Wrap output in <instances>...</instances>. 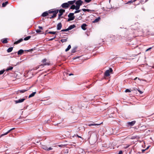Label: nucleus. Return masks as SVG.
<instances>
[{
	"mask_svg": "<svg viewBox=\"0 0 154 154\" xmlns=\"http://www.w3.org/2000/svg\"><path fill=\"white\" fill-rule=\"evenodd\" d=\"M56 37V35H54V37H53V38H51L50 39H49V41H52V40H53Z\"/></svg>",
	"mask_w": 154,
	"mask_h": 154,
	"instance_id": "obj_38",
	"label": "nucleus"
},
{
	"mask_svg": "<svg viewBox=\"0 0 154 154\" xmlns=\"http://www.w3.org/2000/svg\"><path fill=\"white\" fill-rule=\"evenodd\" d=\"M82 10L83 11H85V12L86 11H87L88 12H90L91 11V10L88 9H85L84 8V9H82Z\"/></svg>",
	"mask_w": 154,
	"mask_h": 154,
	"instance_id": "obj_28",
	"label": "nucleus"
},
{
	"mask_svg": "<svg viewBox=\"0 0 154 154\" xmlns=\"http://www.w3.org/2000/svg\"><path fill=\"white\" fill-rule=\"evenodd\" d=\"M77 49L76 47H75L73 48L71 50V52L72 53H74L75 52Z\"/></svg>",
	"mask_w": 154,
	"mask_h": 154,
	"instance_id": "obj_23",
	"label": "nucleus"
},
{
	"mask_svg": "<svg viewBox=\"0 0 154 154\" xmlns=\"http://www.w3.org/2000/svg\"><path fill=\"white\" fill-rule=\"evenodd\" d=\"M36 92H32L31 94L29 95V98H30L34 96L35 95V94H36Z\"/></svg>",
	"mask_w": 154,
	"mask_h": 154,
	"instance_id": "obj_19",
	"label": "nucleus"
},
{
	"mask_svg": "<svg viewBox=\"0 0 154 154\" xmlns=\"http://www.w3.org/2000/svg\"><path fill=\"white\" fill-rule=\"evenodd\" d=\"M87 26V25L85 23H83V24L82 26H81V28L83 30H85L86 29V28H85V27Z\"/></svg>",
	"mask_w": 154,
	"mask_h": 154,
	"instance_id": "obj_13",
	"label": "nucleus"
},
{
	"mask_svg": "<svg viewBox=\"0 0 154 154\" xmlns=\"http://www.w3.org/2000/svg\"><path fill=\"white\" fill-rule=\"evenodd\" d=\"M75 25H73L70 26L68 27V28L69 30H71L72 29L74 28L75 27Z\"/></svg>",
	"mask_w": 154,
	"mask_h": 154,
	"instance_id": "obj_16",
	"label": "nucleus"
},
{
	"mask_svg": "<svg viewBox=\"0 0 154 154\" xmlns=\"http://www.w3.org/2000/svg\"><path fill=\"white\" fill-rule=\"evenodd\" d=\"M60 17H59V16H58V19H57V20H59V19H60Z\"/></svg>",
	"mask_w": 154,
	"mask_h": 154,
	"instance_id": "obj_48",
	"label": "nucleus"
},
{
	"mask_svg": "<svg viewBox=\"0 0 154 154\" xmlns=\"http://www.w3.org/2000/svg\"><path fill=\"white\" fill-rule=\"evenodd\" d=\"M137 77H136L134 79V80H136L137 79Z\"/></svg>",
	"mask_w": 154,
	"mask_h": 154,
	"instance_id": "obj_49",
	"label": "nucleus"
},
{
	"mask_svg": "<svg viewBox=\"0 0 154 154\" xmlns=\"http://www.w3.org/2000/svg\"><path fill=\"white\" fill-rule=\"evenodd\" d=\"M35 31H36V32L38 33H40V32H41V30L40 29H36Z\"/></svg>",
	"mask_w": 154,
	"mask_h": 154,
	"instance_id": "obj_35",
	"label": "nucleus"
},
{
	"mask_svg": "<svg viewBox=\"0 0 154 154\" xmlns=\"http://www.w3.org/2000/svg\"><path fill=\"white\" fill-rule=\"evenodd\" d=\"M71 48V46L70 45H69L67 48L65 50L66 51H68Z\"/></svg>",
	"mask_w": 154,
	"mask_h": 154,
	"instance_id": "obj_27",
	"label": "nucleus"
},
{
	"mask_svg": "<svg viewBox=\"0 0 154 154\" xmlns=\"http://www.w3.org/2000/svg\"><path fill=\"white\" fill-rule=\"evenodd\" d=\"M75 2V1H69L67 3H64L61 6L63 8H68L70 5H72Z\"/></svg>",
	"mask_w": 154,
	"mask_h": 154,
	"instance_id": "obj_2",
	"label": "nucleus"
},
{
	"mask_svg": "<svg viewBox=\"0 0 154 154\" xmlns=\"http://www.w3.org/2000/svg\"><path fill=\"white\" fill-rule=\"evenodd\" d=\"M151 48H152L151 47H150V48H148L146 50V51H149V50H150Z\"/></svg>",
	"mask_w": 154,
	"mask_h": 154,
	"instance_id": "obj_42",
	"label": "nucleus"
},
{
	"mask_svg": "<svg viewBox=\"0 0 154 154\" xmlns=\"http://www.w3.org/2000/svg\"><path fill=\"white\" fill-rule=\"evenodd\" d=\"M38 28H39V29H43V28L42 27V26H39L38 27Z\"/></svg>",
	"mask_w": 154,
	"mask_h": 154,
	"instance_id": "obj_43",
	"label": "nucleus"
},
{
	"mask_svg": "<svg viewBox=\"0 0 154 154\" xmlns=\"http://www.w3.org/2000/svg\"><path fill=\"white\" fill-rule=\"evenodd\" d=\"M75 136V135H74V136H73V137H74V136Z\"/></svg>",
	"mask_w": 154,
	"mask_h": 154,
	"instance_id": "obj_54",
	"label": "nucleus"
},
{
	"mask_svg": "<svg viewBox=\"0 0 154 154\" xmlns=\"http://www.w3.org/2000/svg\"><path fill=\"white\" fill-rule=\"evenodd\" d=\"M92 0H85V2L87 3H89L91 2Z\"/></svg>",
	"mask_w": 154,
	"mask_h": 154,
	"instance_id": "obj_40",
	"label": "nucleus"
},
{
	"mask_svg": "<svg viewBox=\"0 0 154 154\" xmlns=\"http://www.w3.org/2000/svg\"><path fill=\"white\" fill-rule=\"evenodd\" d=\"M142 151H145V150L143 149V150H142Z\"/></svg>",
	"mask_w": 154,
	"mask_h": 154,
	"instance_id": "obj_52",
	"label": "nucleus"
},
{
	"mask_svg": "<svg viewBox=\"0 0 154 154\" xmlns=\"http://www.w3.org/2000/svg\"><path fill=\"white\" fill-rule=\"evenodd\" d=\"M48 33L55 34L56 33V32L50 31L48 32Z\"/></svg>",
	"mask_w": 154,
	"mask_h": 154,
	"instance_id": "obj_31",
	"label": "nucleus"
},
{
	"mask_svg": "<svg viewBox=\"0 0 154 154\" xmlns=\"http://www.w3.org/2000/svg\"><path fill=\"white\" fill-rule=\"evenodd\" d=\"M76 136L78 137L82 138V137L81 136H79L78 135H76Z\"/></svg>",
	"mask_w": 154,
	"mask_h": 154,
	"instance_id": "obj_46",
	"label": "nucleus"
},
{
	"mask_svg": "<svg viewBox=\"0 0 154 154\" xmlns=\"http://www.w3.org/2000/svg\"><path fill=\"white\" fill-rule=\"evenodd\" d=\"M13 69V67L12 66H10L8 67L7 68V69H6V71H8L9 70H11L12 69Z\"/></svg>",
	"mask_w": 154,
	"mask_h": 154,
	"instance_id": "obj_24",
	"label": "nucleus"
},
{
	"mask_svg": "<svg viewBox=\"0 0 154 154\" xmlns=\"http://www.w3.org/2000/svg\"><path fill=\"white\" fill-rule=\"evenodd\" d=\"M59 14H58V16L60 17L63 14V13L64 12L65 10L64 9H60L59 10Z\"/></svg>",
	"mask_w": 154,
	"mask_h": 154,
	"instance_id": "obj_10",
	"label": "nucleus"
},
{
	"mask_svg": "<svg viewBox=\"0 0 154 154\" xmlns=\"http://www.w3.org/2000/svg\"><path fill=\"white\" fill-rule=\"evenodd\" d=\"M77 11H75V12H74V14H75V13H79V12H80L81 11V10H76Z\"/></svg>",
	"mask_w": 154,
	"mask_h": 154,
	"instance_id": "obj_34",
	"label": "nucleus"
},
{
	"mask_svg": "<svg viewBox=\"0 0 154 154\" xmlns=\"http://www.w3.org/2000/svg\"><path fill=\"white\" fill-rule=\"evenodd\" d=\"M58 10H50L48 12L46 11L43 12L42 14V16L43 17H45L48 15V14L53 13L52 15L51 16H50L48 17V18H49L50 19L56 17L57 14L58 13Z\"/></svg>",
	"mask_w": 154,
	"mask_h": 154,
	"instance_id": "obj_1",
	"label": "nucleus"
},
{
	"mask_svg": "<svg viewBox=\"0 0 154 154\" xmlns=\"http://www.w3.org/2000/svg\"><path fill=\"white\" fill-rule=\"evenodd\" d=\"M100 19V17H98V18L96 19L94 21H93V23H97L98 22Z\"/></svg>",
	"mask_w": 154,
	"mask_h": 154,
	"instance_id": "obj_20",
	"label": "nucleus"
},
{
	"mask_svg": "<svg viewBox=\"0 0 154 154\" xmlns=\"http://www.w3.org/2000/svg\"><path fill=\"white\" fill-rule=\"evenodd\" d=\"M47 60L46 59H44V60H42V63H43L42 64L41 66H46V65H49L50 64L48 62H46Z\"/></svg>",
	"mask_w": 154,
	"mask_h": 154,
	"instance_id": "obj_6",
	"label": "nucleus"
},
{
	"mask_svg": "<svg viewBox=\"0 0 154 154\" xmlns=\"http://www.w3.org/2000/svg\"><path fill=\"white\" fill-rule=\"evenodd\" d=\"M112 72V69L111 68H110L109 69L106 70L104 73L105 76H108L110 75V72Z\"/></svg>",
	"mask_w": 154,
	"mask_h": 154,
	"instance_id": "obj_5",
	"label": "nucleus"
},
{
	"mask_svg": "<svg viewBox=\"0 0 154 154\" xmlns=\"http://www.w3.org/2000/svg\"><path fill=\"white\" fill-rule=\"evenodd\" d=\"M100 125V124H97L95 123H90L88 125L89 126H97L99 125Z\"/></svg>",
	"mask_w": 154,
	"mask_h": 154,
	"instance_id": "obj_15",
	"label": "nucleus"
},
{
	"mask_svg": "<svg viewBox=\"0 0 154 154\" xmlns=\"http://www.w3.org/2000/svg\"><path fill=\"white\" fill-rule=\"evenodd\" d=\"M42 148L45 150L48 151L52 149V147H50L49 148H48L47 146L45 145H42Z\"/></svg>",
	"mask_w": 154,
	"mask_h": 154,
	"instance_id": "obj_7",
	"label": "nucleus"
},
{
	"mask_svg": "<svg viewBox=\"0 0 154 154\" xmlns=\"http://www.w3.org/2000/svg\"><path fill=\"white\" fill-rule=\"evenodd\" d=\"M122 151H120L119 152V154H122Z\"/></svg>",
	"mask_w": 154,
	"mask_h": 154,
	"instance_id": "obj_45",
	"label": "nucleus"
},
{
	"mask_svg": "<svg viewBox=\"0 0 154 154\" xmlns=\"http://www.w3.org/2000/svg\"><path fill=\"white\" fill-rule=\"evenodd\" d=\"M70 8L72 9H75L76 10H78V9H77L76 8V6H75L74 5H72L70 7Z\"/></svg>",
	"mask_w": 154,
	"mask_h": 154,
	"instance_id": "obj_18",
	"label": "nucleus"
},
{
	"mask_svg": "<svg viewBox=\"0 0 154 154\" xmlns=\"http://www.w3.org/2000/svg\"><path fill=\"white\" fill-rule=\"evenodd\" d=\"M62 26V25L61 23H58L57 25V29L58 30H60Z\"/></svg>",
	"mask_w": 154,
	"mask_h": 154,
	"instance_id": "obj_12",
	"label": "nucleus"
},
{
	"mask_svg": "<svg viewBox=\"0 0 154 154\" xmlns=\"http://www.w3.org/2000/svg\"><path fill=\"white\" fill-rule=\"evenodd\" d=\"M83 3V2L81 0H79L75 2L76 5V8L78 10L79 9L80 7L81 6Z\"/></svg>",
	"mask_w": 154,
	"mask_h": 154,
	"instance_id": "obj_3",
	"label": "nucleus"
},
{
	"mask_svg": "<svg viewBox=\"0 0 154 154\" xmlns=\"http://www.w3.org/2000/svg\"><path fill=\"white\" fill-rule=\"evenodd\" d=\"M137 0H133L134 2H135V1H136Z\"/></svg>",
	"mask_w": 154,
	"mask_h": 154,
	"instance_id": "obj_50",
	"label": "nucleus"
},
{
	"mask_svg": "<svg viewBox=\"0 0 154 154\" xmlns=\"http://www.w3.org/2000/svg\"><path fill=\"white\" fill-rule=\"evenodd\" d=\"M30 36H28L24 38V40L25 41H26L30 39Z\"/></svg>",
	"mask_w": 154,
	"mask_h": 154,
	"instance_id": "obj_29",
	"label": "nucleus"
},
{
	"mask_svg": "<svg viewBox=\"0 0 154 154\" xmlns=\"http://www.w3.org/2000/svg\"><path fill=\"white\" fill-rule=\"evenodd\" d=\"M67 41V38L66 39H62L61 40V41L63 43Z\"/></svg>",
	"mask_w": 154,
	"mask_h": 154,
	"instance_id": "obj_30",
	"label": "nucleus"
},
{
	"mask_svg": "<svg viewBox=\"0 0 154 154\" xmlns=\"http://www.w3.org/2000/svg\"><path fill=\"white\" fill-rule=\"evenodd\" d=\"M14 129H15V128H13L10 129V130H9L7 132H6L5 134H1L0 136V137H1L4 135L7 134L9 133L11 131H12L13 130H14Z\"/></svg>",
	"mask_w": 154,
	"mask_h": 154,
	"instance_id": "obj_9",
	"label": "nucleus"
},
{
	"mask_svg": "<svg viewBox=\"0 0 154 154\" xmlns=\"http://www.w3.org/2000/svg\"><path fill=\"white\" fill-rule=\"evenodd\" d=\"M8 41L7 40V38H5L3 39V40L2 41V42L3 43H8Z\"/></svg>",
	"mask_w": 154,
	"mask_h": 154,
	"instance_id": "obj_26",
	"label": "nucleus"
},
{
	"mask_svg": "<svg viewBox=\"0 0 154 154\" xmlns=\"http://www.w3.org/2000/svg\"><path fill=\"white\" fill-rule=\"evenodd\" d=\"M138 91H139V92L140 93V94H142L143 93V92L141 91H140V90H138Z\"/></svg>",
	"mask_w": 154,
	"mask_h": 154,
	"instance_id": "obj_44",
	"label": "nucleus"
},
{
	"mask_svg": "<svg viewBox=\"0 0 154 154\" xmlns=\"http://www.w3.org/2000/svg\"><path fill=\"white\" fill-rule=\"evenodd\" d=\"M24 51L22 49H20L17 52V54L19 55H21L23 54Z\"/></svg>",
	"mask_w": 154,
	"mask_h": 154,
	"instance_id": "obj_14",
	"label": "nucleus"
},
{
	"mask_svg": "<svg viewBox=\"0 0 154 154\" xmlns=\"http://www.w3.org/2000/svg\"><path fill=\"white\" fill-rule=\"evenodd\" d=\"M23 41V39L22 38H21L20 39L17 41L15 42L14 43V44H18L20 43V42H22Z\"/></svg>",
	"mask_w": 154,
	"mask_h": 154,
	"instance_id": "obj_17",
	"label": "nucleus"
},
{
	"mask_svg": "<svg viewBox=\"0 0 154 154\" xmlns=\"http://www.w3.org/2000/svg\"><path fill=\"white\" fill-rule=\"evenodd\" d=\"M125 92H130L131 91L128 89H126L125 91Z\"/></svg>",
	"mask_w": 154,
	"mask_h": 154,
	"instance_id": "obj_39",
	"label": "nucleus"
},
{
	"mask_svg": "<svg viewBox=\"0 0 154 154\" xmlns=\"http://www.w3.org/2000/svg\"><path fill=\"white\" fill-rule=\"evenodd\" d=\"M32 50H33V49H30L28 50H25V51H27L28 52H30L31 51H32Z\"/></svg>",
	"mask_w": 154,
	"mask_h": 154,
	"instance_id": "obj_41",
	"label": "nucleus"
},
{
	"mask_svg": "<svg viewBox=\"0 0 154 154\" xmlns=\"http://www.w3.org/2000/svg\"><path fill=\"white\" fill-rule=\"evenodd\" d=\"M73 75V74H72V73H70V74H69V76H71V75Z\"/></svg>",
	"mask_w": 154,
	"mask_h": 154,
	"instance_id": "obj_47",
	"label": "nucleus"
},
{
	"mask_svg": "<svg viewBox=\"0 0 154 154\" xmlns=\"http://www.w3.org/2000/svg\"><path fill=\"white\" fill-rule=\"evenodd\" d=\"M8 3V1H6L4 3H3L2 4V7H5Z\"/></svg>",
	"mask_w": 154,
	"mask_h": 154,
	"instance_id": "obj_22",
	"label": "nucleus"
},
{
	"mask_svg": "<svg viewBox=\"0 0 154 154\" xmlns=\"http://www.w3.org/2000/svg\"><path fill=\"white\" fill-rule=\"evenodd\" d=\"M69 30L68 28H67L65 29H62L61 31V32H66Z\"/></svg>",
	"mask_w": 154,
	"mask_h": 154,
	"instance_id": "obj_32",
	"label": "nucleus"
},
{
	"mask_svg": "<svg viewBox=\"0 0 154 154\" xmlns=\"http://www.w3.org/2000/svg\"><path fill=\"white\" fill-rule=\"evenodd\" d=\"M136 121H133L131 122H129L127 123L128 125L129 126H133L136 123Z\"/></svg>",
	"mask_w": 154,
	"mask_h": 154,
	"instance_id": "obj_8",
	"label": "nucleus"
},
{
	"mask_svg": "<svg viewBox=\"0 0 154 154\" xmlns=\"http://www.w3.org/2000/svg\"><path fill=\"white\" fill-rule=\"evenodd\" d=\"M47 31H48V30H47L46 31V32L47 33Z\"/></svg>",
	"mask_w": 154,
	"mask_h": 154,
	"instance_id": "obj_51",
	"label": "nucleus"
},
{
	"mask_svg": "<svg viewBox=\"0 0 154 154\" xmlns=\"http://www.w3.org/2000/svg\"><path fill=\"white\" fill-rule=\"evenodd\" d=\"M27 91V90H19L18 91V92H19L20 93H23Z\"/></svg>",
	"mask_w": 154,
	"mask_h": 154,
	"instance_id": "obj_25",
	"label": "nucleus"
},
{
	"mask_svg": "<svg viewBox=\"0 0 154 154\" xmlns=\"http://www.w3.org/2000/svg\"><path fill=\"white\" fill-rule=\"evenodd\" d=\"M74 13H70L68 15V17L69 18L67 20V21L69 22L70 21L73 20L75 18L73 16Z\"/></svg>",
	"mask_w": 154,
	"mask_h": 154,
	"instance_id": "obj_4",
	"label": "nucleus"
},
{
	"mask_svg": "<svg viewBox=\"0 0 154 154\" xmlns=\"http://www.w3.org/2000/svg\"><path fill=\"white\" fill-rule=\"evenodd\" d=\"M138 79L139 80H140L139 78H138Z\"/></svg>",
	"mask_w": 154,
	"mask_h": 154,
	"instance_id": "obj_53",
	"label": "nucleus"
},
{
	"mask_svg": "<svg viewBox=\"0 0 154 154\" xmlns=\"http://www.w3.org/2000/svg\"><path fill=\"white\" fill-rule=\"evenodd\" d=\"M25 100V99L23 98L21 99H19L18 100L15 101V102L16 103H20L23 102Z\"/></svg>",
	"mask_w": 154,
	"mask_h": 154,
	"instance_id": "obj_11",
	"label": "nucleus"
},
{
	"mask_svg": "<svg viewBox=\"0 0 154 154\" xmlns=\"http://www.w3.org/2000/svg\"><path fill=\"white\" fill-rule=\"evenodd\" d=\"M5 71V70H4L0 71V75H2L3 74Z\"/></svg>",
	"mask_w": 154,
	"mask_h": 154,
	"instance_id": "obj_37",
	"label": "nucleus"
},
{
	"mask_svg": "<svg viewBox=\"0 0 154 154\" xmlns=\"http://www.w3.org/2000/svg\"><path fill=\"white\" fill-rule=\"evenodd\" d=\"M134 2L133 0H131V1H129L128 2H127L126 4H128L129 3H132Z\"/></svg>",
	"mask_w": 154,
	"mask_h": 154,
	"instance_id": "obj_33",
	"label": "nucleus"
},
{
	"mask_svg": "<svg viewBox=\"0 0 154 154\" xmlns=\"http://www.w3.org/2000/svg\"><path fill=\"white\" fill-rule=\"evenodd\" d=\"M38 66L36 67H35L33 69V70H36V69H38L39 68V67L40 66Z\"/></svg>",
	"mask_w": 154,
	"mask_h": 154,
	"instance_id": "obj_36",
	"label": "nucleus"
},
{
	"mask_svg": "<svg viewBox=\"0 0 154 154\" xmlns=\"http://www.w3.org/2000/svg\"><path fill=\"white\" fill-rule=\"evenodd\" d=\"M13 47H10L7 50V51L8 53L11 52L13 50Z\"/></svg>",
	"mask_w": 154,
	"mask_h": 154,
	"instance_id": "obj_21",
	"label": "nucleus"
}]
</instances>
